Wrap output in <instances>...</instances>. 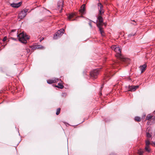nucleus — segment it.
<instances>
[{
	"label": "nucleus",
	"mask_w": 155,
	"mask_h": 155,
	"mask_svg": "<svg viewBox=\"0 0 155 155\" xmlns=\"http://www.w3.org/2000/svg\"><path fill=\"white\" fill-rule=\"evenodd\" d=\"M11 38L13 40H15V41H17V39L15 38Z\"/></svg>",
	"instance_id": "nucleus-29"
},
{
	"label": "nucleus",
	"mask_w": 155,
	"mask_h": 155,
	"mask_svg": "<svg viewBox=\"0 0 155 155\" xmlns=\"http://www.w3.org/2000/svg\"><path fill=\"white\" fill-rule=\"evenodd\" d=\"M113 67L114 68V67H114V66H113Z\"/></svg>",
	"instance_id": "nucleus-37"
},
{
	"label": "nucleus",
	"mask_w": 155,
	"mask_h": 155,
	"mask_svg": "<svg viewBox=\"0 0 155 155\" xmlns=\"http://www.w3.org/2000/svg\"><path fill=\"white\" fill-rule=\"evenodd\" d=\"M102 23L99 22L97 24V27L99 29H100V28H102Z\"/></svg>",
	"instance_id": "nucleus-19"
},
{
	"label": "nucleus",
	"mask_w": 155,
	"mask_h": 155,
	"mask_svg": "<svg viewBox=\"0 0 155 155\" xmlns=\"http://www.w3.org/2000/svg\"><path fill=\"white\" fill-rule=\"evenodd\" d=\"M99 72V69H94L90 73V76L93 79H95L97 78Z\"/></svg>",
	"instance_id": "nucleus-3"
},
{
	"label": "nucleus",
	"mask_w": 155,
	"mask_h": 155,
	"mask_svg": "<svg viewBox=\"0 0 155 155\" xmlns=\"http://www.w3.org/2000/svg\"><path fill=\"white\" fill-rule=\"evenodd\" d=\"M56 87H57L58 88L62 89L64 87V86L60 83H58V86H56Z\"/></svg>",
	"instance_id": "nucleus-16"
},
{
	"label": "nucleus",
	"mask_w": 155,
	"mask_h": 155,
	"mask_svg": "<svg viewBox=\"0 0 155 155\" xmlns=\"http://www.w3.org/2000/svg\"><path fill=\"white\" fill-rule=\"evenodd\" d=\"M133 24L134 25H136V23H135V24H134H134Z\"/></svg>",
	"instance_id": "nucleus-33"
},
{
	"label": "nucleus",
	"mask_w": 155,
	"mask_h": 155,
	"mask_svg": "<svg viewBox=\"0 0 155 155\" xmlns=\"http://www.w3.org/2000/svg\"><path fill=\"white\" fill-rule=\"evenodd\" d=\"M7 38L6 37H5L3 39V41H5Z\"/></svg>",
	"instance_id": "nucleus-27"
},
{
	"label": "nucleus",
	"mask_w": 155,
	"mask_h": 155,
	"mask_svg": "<svg viewBox=\"0 0 155 155\" xmlns=\"http://www.w3.org/2000/svg\"><path fill=\"white\" fill-rule=\"evenodd\" d=\"M91 22H93V21L90 20V22L89 23V25L90 26V27H92V25L91 24Z\"/></svg>",
	"instance_id": "nucleus-28"
},
{
	"label": "nucleus",
	"mask_w": 155,
	"mask_h": 155,
	"mask_svg": "<svg viewBox=\"0 0 155 155\" xmlns=\"http://www.w3.org/2000/svg\"><path fill=\"white\" fill-rule=\"evenodd\" d=\"M76 15L72 13L68 15V18L70 21H74L76 19V18H73Z\"/></svg>",
	"instance_id": "nucleus-11"
},
{
	"label": "nucleus",
	"mask_w": 155,
	"mask_h": 155,
	"mask_svg": "<svg viewBox=\"0 0 155 155\" xmlns=\"http://www.w3.org/2000/svg\"><path fill=\"white\" fill-rule=\"evenodd\" d=\"M111 75V73H110V71H109V73H107L105 75V77H104V79L106 80V81H107L108 79H107V78H109V77Z\"/></svg>",
	"instance_id": "nucleus-13"
},
{
	"label": "nucleus",
	"mask_w": 155,
	"mask_h": 155,
	"mask_svg": "<svg viewBox=\"0 0 155 155\" xmlns=\"http://www.w3.org/2000/svg\"><path fill=\"white\" fill-rule=\"evenodd\" d=\"M54 82V83H56L58 81V78H54V80H53Z\"/></svg>",
	"instance_id": "nucleus-26"
},
{
	"label": "nucleus",
	"mask_w": 155,
	"mask_h": 155,
	"mask_svg": "<svg viewBox=\"0 0 155 155\" xmlns=\"http://www.w3.org/2000/svg\"><path fill=\"white\" fill-rule=\"evenodd\" d=\"M153 113L154 114H155V110L154 111Z\"/></svg>",
	"instance_id": "nucleus-34"
},
{
	"label": "nucleus",
	"mask_w": 155,
	"mask_h": 155,
	"mask_svg": "<svg viewBox=\"0 0 155 155\" xmlns=\"http://www.w3.org/2000/svg\"><path fill=\"white\" fill-rule=\"evenodd\" d=\"M147 65L146 64L140 66V69L141 71V73H143L145 70Z\"/></svg>",
	"instance_id": "nucleus-12"
},
{
	"label": "nucleus",
	"mask_w": 155,
	"mask_h": 155,
	"mask_svg": "<svg viewBox=\"0 0 155 155\" xmlns=\"http://www.w3.org/2000/svg\"><path fill=\"white\" fill-rule=\"evenodd\" d=\"M15 31V30H12V32H14Z\"/></svg>",
	"instance_id": "nucleus-31"
},
{
	"label": "nucleus",
	"mask_w": 155,
	"mask_h": 155,
	"mask_svg": "<svg viewBox=\"0 0 155 155\" xmlns=\"http://www.w3.org/2000/svg\"><path fill=\"white\" fill-rule=\"evenodd\" d=\"M79 11L81 15H84L86 13V10L85 8V5H83L81 7Z\"/></svg>",
	"instance_id": "nucleus-8"
},
{
	"label": "nucleus",
	"mask_w": 155,
	"mask_h": 155,
	"mask_svg": "<svg viewBox=\"0 0 155 155\" xmlns=\"http://www.w3.org/2000/svg\"><path fill=\"white\" fill-rule=\"evenodd\" d=\"M134 120L137 122H139L141 120V118L140 117L137 116L135 117Z\"/></svg>",
	"instance_id": "nucleus-17"
},
{
	"label": "nucleus",
	"mask_w": 155,
	"mask_h": 155,
	"mask_svg": "<svg viewBox=\"0 0 155 155\" xmlns=\"http://www.w3.org/2000/svg\"><path fill=\"white\" fill-rule=\"evenodd\" d=\"M21 4L22 2H21L17 3H13L11 4V6L13 8H18L19 7Z\"/></svg>",
	"instance_id": "nucleus-10"
},
{
	"label": "nucleus",
	"mask_w": 155,
	"mask_h": 155,
	"mask_svg": "<svg viewBox=\"0 0 155 155\" xmlns=\"http://www.w3.org/2000/svg\"><path fill=\"white\" fill-rule=\"evenodd\" d=\"M150 143L149 140H147L146 141V146H149Z\"/></svg>",
	"instance_id": "nucleus-23"
},
{
	"label": "nucleus",
	"mask_w": 155,
	"mask_h": 155,
	"mask_svg": "<svg viewBox=\"0 0 155 155\" xmlns=\"http://www.w3.org/2000/svg\"><path fill=\"white\" fill-rule=\"evenodd\" d=\"M152 116H151L150 114H148L147 116L146 119V120H149L152 118Z\"/></svg>",
	"instance_id": "nucleus-20"
},
{
	"label": "nucleus",
	"mask_w": 155,
	"mask_h": 155,
	"mask_svg": "<svg viewBox=\"0 0 155 155\" xmlns=\"http://www.w3.org/2000/svg\"><path fill=\"white\" fill-rule=\"evenodd\" d=\"M111 48L116 52V57L119 59L122 63L126 64V66L130 63V60L128 58L124 57L121 54V49L119 47L116 45H114L111 47Z\"/></svg>",
	"instance_id": "nucleus-1"
},
{
	"label": "nucleus",
	"mask_w": 155,
	"mask_h": 155,
	"mask_svg": "<svg viewBox=\"0 0 155 155\" xmlns=\"http://www.w3.org/2000/svg\"><path fill=\"white\" fill-rule=\"evenodd\" d=\"M28 9L24 8L22 10L19 14L18 15V18L20 19H23L26 16V13L28 12Z\"/></svg>",
	"instance_id": "nucleus-4"
},
{
	"label": "nucleus",
	"mask_w": 155,
	"mask_h": 155,
	"mask_svg": "<svg viewBox=\"0 0 155 155\" xmlns=\"http://www.w3.org/2000/svg\"><path fill=\"white\" fill-rule=\"evenodd\" d=\"M26 51H27L28 53V52H30V50L29 49H26Z\"/></svg>",
	"instance_id": "nucleus-30"
},
{
	"label": "nucleus",
	"mask_w": 155,
	"mask_h": 155,
	"mask_svg": "<svg viewBox=\"0 0 155 155\" xmlns=\"http://www.w3.org/2000/svg\"><path fill=\"white\" fill-rule=\"evenodd\" d=\"M43 39H44V38H43V39H42V40H43Z\"/></svg>",
	"instance_id": "nucleus-38"
},
{
	"label": "nucleus",
	"mask_w": 155,
	"mask_h": 155,
	"mask_svg": "<svg viewBox=\"0 0 155 155\" xmlns=\"http://www.w3.org/2000/svg\"><path fill=\"white\" fill-rule=\"evenodd\" d=\"M147 137H148V138H150L151 137V135L150 134L148 133H147Z\"/></svg>",
	"instance_id": "nucleus-25"
},
{
	"label": "nucleus",
	"mask_w": 155,
	"mask_h": 155,
	"mask_svg": "<svg viewBox=\"0 0 155 155\" xmlns=\"http://www.w3.org/2000/svg\"><path fill=\"white\" fill-rule=\"evenodd\" d=\"M139 87V86L138 85L135 86L134 85H129L128 86V88L129 89L128 91H134Z\"/></svg>",
	"instance_id": "nucleus-6"
},
{
	"label": "nucleus",
	"mask_w": 155,
	"mask_h": 155,
	"mask_svg": "<svg viewBox=\"0 0 155 155\" xmlns=\"http://www.w3.org/2000/svg\"><path fill=\"white\" fill-rule=\"evenodd\" d=\"M132 21L135 22V20H133Z\"/></svg>",
	"instance_id": "nucleus-35"
},
{
	"label": "nucleus",
	"mask_w": 155,
	"mask_h": 155,
	"mask_svg": "<svg viewBox=\"0 0 155 155\" xmlns=\"http://www.w3.org/2000/svg\"><path fill=\"white\" fill-rule=\"evenodd\" d=\"M97 19L99 22L103 23V19L102 17L101 16H99L97 18Z\"/></svg>",
	"instance_id": "nucleus-14"
},
{
	"label": "nucleus",
	"mask_w": 155,
	"mask_h": 155,
	"mask_svg": "<svg viewBox=\"0 0 155 155\" xmlns=\"http://www.w3.org/2000/svg\"><path fill=\"white\" fill-rule=\"evenodd\" d=\"M97 6L100 14H102L104 13L103 5L101 3H99L97 4Z\"/></svg>",
	"instance_id": "nucleus-7"
},
{
	"label": "nucleus",
	"mask_w": 155,
	"mask_h": 155,
	"mask_svg": "<svg viewBox=\"0 0 155 155\" xmlns=\"http://www.w3.org/2000/svg\"><path fill=\"white\" fill-rule=\"evenodd\" d=\"M143 151L142 149H139L138 150V153L139 155H143Z\"/></svg>",
	"instance_id": "nucleus-15"
},
{
	"label": "nucleus",
	"mask_w": 155,
	"mask_h": 155,
	"mask_svg": "<svg viewBox=\"0 0 155 155\" xmlns=\"http://www.w3.org/2000/svg\"><path fill=\"white\" fill-rule=\"evenodd\" d=\"M64 30L63 29L58 30L54 35V38L56 39L61 37L62 36V34L64 33Z\"/></svg>",
	"instance_id": "nucleus-5"
},
{
	"label": "nucleus",
	"mask_w": 155,
	"mask_h": 155,
	"mask_svg": "<svg viewBox=\"0 0 155 155\" xmlns=\"http://www.w3.org/2000/svg\"><path fill=\"white\" fill-rule=\"evenodd\" d=\"M149 146H146L145 147V149L148 152H150V150L149 149Z\"/></svg>",
	"instance_id": "nucleus-24"
},
{
	"label": "nucleus",
	"mask_w": 155,
	"mask_h": 155,
	"mask_svg": "<svg viewBox=\"0 0 155 155\" xmlns=\"http://www.w3.org/2000/svg\"><path fill=\"white\" fill-rule=\"evenodd\" d=\"M43 39H44V38H43V39H42V40H43Z\"/></svg>",
	"instance_id": "nucleus-39"
},
{
	"label": "nucleus",
	"mask_w": 155,
	"mask_h": 155,
	"mask_svg": "<svg viewBox=\"0 0 155 155\" xmlns=\"http://www.w3.org/2000/svg\"><path fill=\"white\" fill-rule=\"evenodd\" d=\"M60 110H61L60 108H58L57 109V111L56 112V114L57 115H58L60 114Z\"/></svg>",
	"instance_id": "nucleus-22"
},
{
	"label": "nucleus",
	"mask_w": 155,
	"mask_h": 155,
	"mask_svg": "<svg viewBox=\"0 0 155 155\" xmlns=\"http://www.w3.org/2000/svg\"><path fill=\"white\" fill-rule=\"evenodd\" d=\"M145 116H146V115H144L143 118H144L145 117Z\"/></svg>",
	"instance_id": "nucleus-32"
},
{
	"label": "nucleus",
	"mask_w": 155,
	"mask_h": 155,
	"mask_svg": "<svg viewBox=\"0 0 155 155\" xmlns=\"http://www.w3.org/2000/svg\"><path fill=\"white\" fill-rule=\"evenodd\" d=\"M47 82L48 84H50L54 83V82L53 80H48L47 81Z\"/></svg>",
	"instance_id": "nucleus-18"
},
{
	"label": "nucleus",
	"mask_w": 155,
	"mask_h": 155,
	"mask_svg": "<svg viewBox=\"0 0 155 155\" xmlns=\"http://www.w3.org/2000/svg\"><path fill=\"white\" fill-rule=\"evenodd\" d=\"M154 145H155V143H154Z\"/></svg>",
	"instance_id": "nucleus-36"
},
{
	"label": "nucleus",
	"mask_w": 155,
	"mask_h": 155,
	"mask_svg": "<svg viewBox=\"0 0 155 155\" xmlns=\"http://www.w3.org/2000/svg\"><path fill=\"white\" fill-rule=\"evenodd\" d=\"M100 31V33H101V35L102 36L104 35H103L104 33V31L103 30H102V28H100V29H99Z\"/></svg>",
	"instance_id": "nucleus-21"
},
{
	"label": "nucleus",
	"mask_w": 155,
	"mask_h": 155,
	"mask_svg": "<svg viewBox=\"0 0 155 155\" xmlns=\"http://www.w3.org/2000/svg\"><path fill=\"white\" fill-rule=\"evenodd\" d=\"M17 37L18 38V40L20 41L24 44L27 43L26 39H29V37L23 32L18 35Z\"/></svg>",
	"instance_id": "nucleus-2"
},
{
	"label": "nucleus",
	"mask_w": 155,
	"mask_h": 155,
	"mask_svg": "<svg viewBox=\"0 0 155 155\" xmlns=\"http://www.w3.org/2000/svg\"><path fill=\"white\" fill-rule=\"evenodd\" d=\"M63 1L62 0H61V1H59L57 4V6H58V9H61V10H62V8L63 7Z\"/></svg>",
	"instance_id": "nucleus-9"
}]
</instances>
